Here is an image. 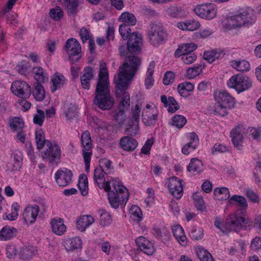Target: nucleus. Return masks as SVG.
I'll list each match as a JSON object with an SVG mask.
<instances>
[{
  "label": "nucleus",
  "mask_w": 261,
  "mask_h": 261,
  "mask_svg": "<svg viewBox=\"0 0 261 261\" xmlns=\"http://www.w3.org/2000/svg\"><path fill=\"white\" fill-rule=\"evenodd\" d=\"M215 198L220 200H226L230 197L229 190L225 187L217 188L214 190Z\"/></svg>",
  "instance_id": "37"
},
{
  "label": "nucleus",
  "mask_w": 261,
  "mask_h": 261,
  "mask_svg": "<svg viewBox=\"0 0 261 261\" xmlns=\"http://www.w3.org/2000/svg\"><path fill=\"white\" fill-rule=\"evenodd\" d=\"M32 73L34 79L39 83H43L46 79H47L48 75L42 67H35L33 68Z\"/></svg>",
  "instance_id": "34"
},
{
  "label": "nucleus",
  "mask_w": 261,
  "mask_h": 261,
  "mask_svg": "<svg viewBox=\"0 0 261 261\" xmlns=\"http://www.w3.org/2000/svg\"><path fill=\"white\" fill-rule=\"evenodd\" d=\"M94 77L93 69L90 67L84 68L82 75L81 77V82L82 87L89 90L90 87V82Z\"/></svg>",
  "instance_id": "23"
},
{
  "label": "nucleus",
  "mask_w": 261,
  "mask_h": 261,
  "mask_svg": "<svg viewBox=\"0 0 261 261\" xmlns=\"http://www.w3.org/2000/svg\"><path fill=\"white\" fill-rule=\"evenodd\" d=\"M36 252L37 249L34 246H24L20 250L19 256L21 259L28 261L32 258Z\"/></svg>",
  "instance_id": "29"
},
{
  "label": "nucleus",
  "mask_w": 261,
  "mask_h": 261,
  "mask_svg": "<svg viewBox=\"0 0 261 261\" xmlns=\"http://www.w3.org/2000/svg\"><path fill=\"white\" fill-rule=\"evenodd\" d=\"M230 65L237 71L241 72H248L250 69V65L246 60H233L230 61Z\"/></svg>",
  "instance_id": "28"
},
{
  "label": "nucleus",
  "mask_w": 261,
  "mask_h": 261,
  "mask_svg": "<svg viewBox=\"0 0 261 261\" xmlns=\"http://www.w3.org/2000/svg\"><path fill=\"white\" fill-rule=\"evenodd\" d=\"M194 89V85L191 82H185L178 85V93L181 96H186L188 92L192 91Z\"/></svg>",
  "instance_id": "41"
},
{
  "label": "nucleus",
  "mask_w": 261,
  "mask_h": 261,
  "mask_svg": "<svg viewBox=\"0 0 261 261\" xmlns=\"http://www.w3.org/2000/svg\"><path fill=\"white\" fill-rule=\"evenodd\" d=\"M40 208L36 204L28 205L23 213V218L25 223L28 224L34 223L36 220Z\"/></svg>",
  "instance_id": "17"
},
{
  "label": "nucleus",
  "mask_w": 261,
  "mask_h": 261,
  "mask_svg": "<svg viewBox=\"0 0 261 261\" xmlns=\"http://www.w3.org/2000/svg\"><path fill=\"white\" fill-rule=\"evenodd\" d=\"M227 84L228 87L240 93L250 88L252 82L248 76L238 74L232 75L227 81Z\"/></svg>",
  "instance_id": "6"
},
{
  "label": "nucleus",
  "mask_w": 261,
  "mask_h": 261,
  "mask_svg": "<svg viewBox=\"0 0 261 261\" xmlns=\"http://www.w3.org/2000/svg\"><path fill=\"white\" fill-rule=\"evenodd\" d=\"M215 226L223 232L228 231H239L242 229H250L251 222L244 213L238 211L229 215L224 224L220 220H216Z\"/></svg>",
  "instance_id": "4"
},
{
  "label": "nucleus",
  "mask_w": 261,
  "mask_h": 261,
  "mask_svg": "<svg viewBox=\"0 0 261 261\" xmlns=\"http://www.w3.org/2000/svg\"><path fill=\"white\" fill-rule=\"evenodd\" d=\"M186 118L181 115H175L171 118L170 124L178 129L182 128L186 124Z\"/></svg>",
  "instance_id": "35"
},
{
  "label": "nucleus",
  "mask_w": 261,
  "mask_h": 261,
  "mask_svg": "<svg viewBox=\"0 0 261 261\" xmlns=\"http://www.w3.org/2000/svg\"><path fill=\"white\" fill-rule=\"evenodd\" d=\"M147 197L145 200L147 206H151L154 203V191L152 188H148L146 191Z\"/></svg>",
  "instance_id": "63"
},
{
  "label": "nucleus",
  "mask_w": 261,
  "mask_h": 261,
  "mask_svg": "<svg viewBox=\"0 0 261 261\" xmlns=\"http://www.w3.org/2000/svg\"><path fill=\"white\" fill-rule=\"evenodd\" d=\"M197 45L194 43H189L181 44L175 51L174 56L175 58H179L182 54H190V53H194L197 48Z\"/></svg>",
  "instance_id": "27"
},
{
  "label": "nucleus",
  "mask_w": 261,
  "mask_h": 261,
  "mask_svg": "<svg viewBox=\"0 0 261 261\" xmlns=\"http://www.w3.org/2000/svg\"><path fill=\"white\" fill-rule=\"evenodd\" d=\"M172 230L174 237L179 244L186 246L188 241L182 227L180 225H176L172 227Z\"/></svg>",
  "instance_id": "24"
},
{
  "label": "nucleus",
  "mask_w": 261,
  "mask_h": 261,
  "mask_svg": "<svg viewBox=\"0 0 261 261\" xmlns=\"http://www.w3.org/2000/svg\"><path fill=\"white\" fill-rule=\"evenodd\" d=\"M122 149L127 151L134 150L138 146V142L134 138L128 136L122 137L119 141Z\"/></svg>",
  "instance_id": "25"
},
{
  "label": "nucleus",
  "mask_w": 261,
  "mask_h": 261,
  "mask_svg": "<svg viewBox=\"0 0 261 261\" xmlns=\"http://www.w3.org/2000/svg\"><path fill=\"white\" fill-rule=\"evenodd\" d=\"M99 168L102 169L104 173L109 174L113 169L112 162L107 159H101L99 161Z\"/></svg>",
  "instance_id": "50"
},
{
  "label": "nucleus",
  "mask_w": 261,
  "mask_h": 261,
  "mask_svg": "<svg viewBox=\"0 0 261 261\" xmlns=\"http://www.w3.org/2000/svg\"><path fill=\"white\" fill-rule=\"evenodd\" d=\"M148 37L151 44L154 46H158L166 37V33L162 27H152L148 33Z\"/></svg>",
  "instance_id": "13"
},
{
  "label": "nucleus",
  "mask_w": 261,
  "mask_h": 261,
  "mask_svg": "<svg viewBox=\"0 0 261 261\" xmlns=\"http://www.w3.org/2000/svg\"><path fill=\"white\" fill-rule=\"evenodd\" d=\"M50 16L55 20H59L63 16L62 10L59 7H57L55 8L52 9L50 10Z\"/></svg>",
  "instance_id": "56"
},
{
  "label": "nucleus",
  "mask_w": 261,
  "mask_h": 261,
  "mask_svg": "<svg viewBox=\"0 0 261 261\" xmlns=\"http://www.w3.org/2000/svg\"><path fill=\"white\" fill-rule=\"evenodd\" d=\"M103 172L101 168H96L94 172V179L100 189L109 192L108 199L111 206L117 208L119 205H124L129 198L127 189L118 178H112L105 182Z\"/></svg>",
  "instance_id": "2"
},
{
  "label": "nucleus",
  "mask_w": 261,
  "mask_h": 261,
  "mask_svg": "<svg viewBox=\"0 0 261 261\" xmlns=\"http://www.w3.org/2000/svg\"><path fill=\"white\" fill-rule=\"evenodd\" d=\"M140 63V60L138 57L129 56L119 67L118 74L114 77L116 96L119 101L121 111H124L129 107L130 96L126 90L131 84Z\"/></svg>",
  "instance_id": "1"
},
{
  "label": "nucleus",
  "mask_w": 261,
  "mask_h": 261,
  "mask_svg": "<svg viewBox=\"0 0 261 261\" xmlns=\"http://www.w3.org/2000/svg\"><path fill=\"white\" fill-rule=\"evenodd\" d=\"M202 66L198 65L189 68L186 71V76L189 79H192L199 75L202 71Z\"/></svg>",
  "instance_id": "45"
},
{
  "label": "nucleus",
  "mask_w": 261,
  "mask_h": 261,
  "mask_svg": "<svg viewBox=\"0 0 261 261\" xmlns=\"http://www.w3.org/2000/svg\"><path fill=\"white\" fill-rule=\"evenodd\" d=\"M10 126L13 130H17L24 127V123L20 117H14L10 120Z\"/></svg>",
  "instance_id": "49"
},
{
  "label": "nucleus",
  "mask_w": 261,
  "mask_h": 261,
  "mask_svg": "<svg viewBox=\"0 0 261 261\" xmlns=\"http://www.w3.org/2000/svg\"><path fill=\"white\" fill-rule=\"evenodd\" d=\"M119 31L122 38L124 40H126L127 39L129 35H130L131 30L128 25L123 23L120 25Z\"/></svg>",
  "instance_id": "57"
},
{
  "label": "nucleus",
  "mask_w": 261,
  "mask_h": 261,
  "mask_svg": "<svg viewBox=\"0 0 261 261\" xmlns=\"http://www.w3.org/2000/svg\"><path fill=\"white\" fill-rule=\"evenodd\" d=\"M158 110L154 104H147L142 112V121L147 126H152L155 123L158 117Z\"/></svg>",
  "instance_id": "11"
},
{
  "label": "nucleus",
  "mask_w": 261,
  "mask_h": 261,
  "mask_svg": "<svg viewBox=\"0 0 261 261\" xmlns=\"http://www.w3.org/2000/svg\"><path fill=\"white\" fill-rule=\"evenodd\" d=\"M193 199L195 206L198 210H202L205 207L204 201L200 193L195 192L193 194Z\"/></svg>",
  "instance_id": "53"
},
{
  "label": "nucleus",
  "mask_w": 261,
  "mask_h": 261,
  "mask_svg": "<svg viewBox=\"0 0 261 261\" xmlns=\"http://www.w3.org/2000/svg\"><path fill=\"white\" fill-rule=\"evenodd\" d=\"M222 55L220 52L216 50L207 51L204 53L203 58L209 63H212L216 60L219 59Z\"/></svg>",
  "instance_id": "47"
},
{
  "label": "nucleus",
  "mask_w": 261,
  "mask_h": 261,
  "mask_svg": "<svg viewBox=\"0 0 261 261\" xmlns=\"http://www.w3.org/2000/svg\"><path fill=\"white\" fill-rule=\"evenodd\" d=\"M50 225L52 231L59 236L62 235L66 230V227L64 223L63 220L60 218L56 217L51 220Z\"/></svg>",
  "instance_id": "26"
},
{
  "label": "nucleus",
  "mask_w": 261,
  "mask_h": 261,
  "mask_svg": "<svg viewBox=\"0 0 261 261\" xmlns=\"http://www.w3.org/2000/svg\"><path fill=\"white\" fill-rule=\"evenodd\" d=\"M72 173L67 168H61L58 170L55 175L57 184L60 187H65L70 184L72 180Z\"/></svg>",
  "instance_id": "15"
},
{
  "label": "nucleus",
  "mask_w": 261,
  "mask_h": 261,
  "mask_svg": "<svg viewBox=\"0 0 261 261\" xmlns=\"http://www.w3.org/2000/svg\"><path fill=\"white\" fill-rule=\"evenodd\" d=\"M129 214L130 218L135 221H139L142 219V213L141 208L136 205H133L129 210Z\"/></svg>",
  "instance_id": "48"
},
{
  "label": "nucleus",
  "mask_w": 261,
  "mask_h": 261,
  "mask_svg": "<svg viewBox=\"0 0 261 261\" xmlns=\"http://www.w3.org/2000/svg\"><path fill=\"white\" fill-rule=\"evenodd\" d=\"M94 222V219L91 215L80 216L76 220V227L79 230L84 232Z\"/></svg>",
  "instance_id": "22"
},
{
  "label": "nucleus",
  "mask_w": 261,
  "mask_h": 261,
  "mask_svg": "<svg viewBox=\"0 0 261 261\" xmlns=\"http://www.w3.org/2000/svg\"><path fill=\"white\" fill-rule=\"evenodd\" d=\"M195 14L199 17L211 20L216 16L217 8L216 6L212 3H206L196 6L194 9Z\"/></svg>",
  "instance_id": "9"
},
{
  "label": "nucleus",
  "mask_w": 261,
  "mask_h": 261,
  "mask_svg": "<svg viewBox=\"0 0 261 261\" xmlns=\"http://www.w3.org/2000/svg\"><path fill=\"white\" fill-rule=\"evenodd\" d=\"M189 235L192 240L198 241L203 238L204 231L200 226H193L190 230Z\"/></svg>",
  "instance_id": "40"
},
{
  "label": "nucleus",
  "mask_w": 261,
  "mask_h": 261,
  "mask_svg": "<svg viewBox=\"0 0 261 261\" xmlns=\"http://www.w3.org/2000/svg\"><path fill=\"white\" fill-rule=\"evenodd\" d=\"M155 66L154 61H151L147 68L146 72V76L145 79V85L146 89L151 88L154 84V79L153 77V74L154 72V68Z\"/></svg>",
  "instance_id": "32"
},
{
  "label": "nucleus",
  "mask_w": 261,
  "mask_h": 261,
  "mask_svg": "<svg viewBox=\"0 0 261 261\" xmlns=\"http://www.w3.org/2000/svg\"><path fill=\"white\" fill-rule=\"evenodd\" d=\"M174 73L171 71H167L164 74L163 79V84L165 85H168L174 82Z\"/></svg>",
  "instance_id": "64"
},
{
  "label": "nucleus",
  "mask_w": 261,
  "mask_h": 261,
  "mask_svg": "<svg viewBox=\"0 0 261 261\" xmlns=\"http://www.w3.org/2000/svg\"><path fill=\"white\" fill-rule=\"evenodd\" d=\"M61 153L60 148L56 143L47 141L41 152V156L44 161L53 164L60 159Z\"/></svg>",
  "instance_id": "7"
},
{
  "label": "nucleus",
  "mask_w": 261,
  "mask_h": 261,
  "mask_svg": "<svg viewBox=\"0 0 261 261\" xmlns=\"http://www.w3.org/2000/svg\"><path fill=\"white\" fill-rule=\"evenodd\" d=\"M228 150V147L222 144L216 143L212 148V152L213 154H217L218 153H223Z\"/></svg>",
  "instance_id": "59"
},
{
  "label": "nucleus",
  "mask_w": 261,
  "mask_h": 261,
  "mask_svg": "<svg viewBox=\"0 0 261 261\" xmlns=\"http://www.w3.org/2000/svg\"><path fill=\"white\" fill-rule=\"evenodd\" d=\"M64 52L70 60H78L81 58V47L79 41L74 38L68 39L65 43Z\"/></svg>",
  "instance_id": "10"
},
{
  "label": "nucleus",
  "mask_w": 261,
  "mask_h": 261,
  "mask_svg": "<svg viewBox=\"0 0 261 261\" xmlns=\"http://www.w3.org/2000/svg\"><path fill=\"white\" fill-rule=\"evenodd\" d=\"M245 244L244 241L240 240L236 244H233L229 248L227 249L228 252L230 255H233L237 253L239 250H243L245 247Z\"/></svg>",
  "instance_id": "51"
},
{
  "label": "nucleus",
  "mask_w": 261,
  "mask_h": 261,
  "mask_svg": "<svg viewBox=\"0 0 261 261\" xmlns=\"http://www.w3.org/2000/svg\"><path fill=\"white\" fill-rule=\"evenodd\" d=\"M82 245V241L79 237H76L67 239L65 241V247L67 251H73L81 249Z\"/></svg>",
  "instance_id": "30"
},
{
  "label": "nucleus",
  "mask_w": 261,
  "mask_h": 261,
  "mask_svg": "<svg viewBox=\"0 0 261 261\" xmlns=\"http://www.w3.org/2000/svg\"><path fill=\"white\" fill-rule=\"evenodd\" d=\"M112 221V218L110 214L107 212H102L100 217V224L103 226L109 225Z\"/></svg>",
  "instance_id": "58"
},
{
  "label": "nucleus",
  "mask_w": 261,
  "mask_h": 261,
  "mask_svg": "<svg viewBox=\"0 0 261 261\" xmlns=\"http://www.w3.org/2000/svg\"><path fill=\"white\" fill-rule=\"evenodd\" d=\"M44 119V113L41 110H38L37 113L34 115L33 122L40 126L43 124Z\"/></svg>",
  "instance_id": "61"
},
{
  "label": "nucleus",
  "mask_w": 261,
  "mask_h": 261,
  "mask_svg": "<svg viewBox=\"0 0 261 261\" xmlns=\"http://www.w3.org/2000/svg\"><path fill=\"white\" fill-rule=\"evenodd\" d=\"M244 22L239 12L227 17L225 22V27L228 30L239 29L245 25Z\"/></svg>",
  "instance_id": "18"
},
{
  "label": "nucleus",
  "mask_w": 261,
  "mask_h": 261,
  "mask_svg": "<svg viewBox=\"0 0 261 261\" xmlns=\"http://www.w3.org/2000/svg\"><path fill=\"white\" fill-rule=\"evenodd\" d=\"M168 111L171 113H174L179 109V106L176 100L172 97L170 96L168 98Z\"/></svg>",
  "instance_id": "62"
},
{
  "label": "nucleus",
  "mask_w": 261,
  "mask_h": 261,
  "mask_svg": "<svg viewBox=\"0 0 261 261\" xmlns=\"http://www.w3.org/2000/svg\"><path fill=\"white\" fill-rule=\"evenodd\" d=\"M12 92L18 97L22 98H27L31 93V88L30 85L25 82L16 81L11 85Z\"/></svg>",
  "instance_id": "12"
},
{
  "label": "nucleus",
  "mask_w": 261,
  "mask_h": 261,
  "mask_svg": "<svg viewBox=\"0 0 261 261\" xmlns=\"http://www.w3.org/2000/svg\"><path fill=\"white\" fill-rule=\"evenodd\" d=\"M136 243L140 250L147 255H151L154 253L155 249L153 244L145 237H138L136 240Z\"/></svg>",
  "instance_id": "20"
},
{
  "label": "nucleus",
  "mask_w": 261,
  "mask_h": 261,
  "mask_svg": "<svg viewBox=\"0 0 261 261\" xmlns=\"http://www.w3.org/2000/svg\"><path fill=\"white\" fill-rule=\"evenodd\" d=\"M126 130L130 135L136 136L139 130V121L134 120L132 124H129V127L127 128Z\"/></svg>",
  "instance_id": "60"
},
{
  "label": "nucleus",
  "mask_w": 261,
  "mask_h": 261,
  "mask_svg": "<svg viewBox=\"0 0 261 261\" xmlns=\"http://www.w3.org/2000/svg\"><path fill=\"white\" fill-rule=\"evenodd\" d=\"M16 232L17 230L14 227L6 226L0 230V240H9L16 234Z\"/></svg>",
  "instance_id": "31"
},
{
  "label": "nucleus",
  "mask_w": 261,
  "mask_h": 261,
  "mask_svg": "<svg viewBox=\"0 0 261 261\" xmlns=\"http://www.w3.org/2000/svg\"><path fill=\"white\" fill-rule=\"evenodd\" d=\"M94 103L102 110H110L114 103V99L110 94L109 74L106 64L101 62L99 66Z\"/></svg>",
  "instance_id": "3"
},
{
  "label": "nucleus",
  "mask_w": 261,
  "mask_h": 261,
  "mask_svg": "<svg viewBox=\"0 0 261 261\" xmlns=\"http://www.w3.org/2000/svg\"><path fill=\"white\" fill-rule=\"evenodd\" d=\"M119 19L123 23L127 24L128 25H135L136 23L137 20L135 15L127 12L123 13L120 16Z\"/></svg>",
  "instance_id": "42"
},
{
  "label": "nucleus",
  "mask_w": 261,
  "mask_h": 261,
  "mask_svg": "<svg viewBox=\"0 0 261 261\" xmlns=\"http://www.w3.org/2000/svg\"><path fill=\"white\" fill-rule=\"evenodd\" d=\"M78 187L82 195L86 196L88 193V182L87 176L82 174L79 179Z\"/></svg>",
  "instance_id": "39"
},
{
  "label": "nucleus",
  "mask_w": 261,
  "mask_h": 261,
  "mask_svg": "<svg viewBox=\"0 0 261 261\" xmlns=\"http://www.w3.org/2000/svg\"><path fill=\"white\" fill-rule=\"evenodd\" d=\"M168 188L170 193L176 199L181 197L183 187L181 181L177 177H172L168 180Z\"/></svg>",
  "instance_id": "16"
},
{
  "label": "nucleus",
  "mask_w": 261,
  "mask_h": 261,
  "mask_svg": "<svg viewBox=\"0 0 261 261\" xmlns=\"http://www.w3.org/2000/svg\"><path fill=\"white\" fill-rule=\"evenodd\" d=\"M245 129L242 125L235 126L230 132L231 141L234 146L240 149L243 140Z\"/></svg>",
  "instance_id": "19"
},
{
  "label": "nucleus",
  "mask_w": 261,
  "mask_h": 261,
  "mask_svg": "<svg viewBox=\"0 0 261 261\" xmlns=\"http://www.w3.org/2000/svg\"><path fill=\"white\" fill-rule=\"evenodd\" d=\"M191 139L193 141V143L191 145L187 143L182 148L181 151L184 154H189L192 151L194 150L197 147V140L196 137H193V139L192 138Z\"/></svg>",
  "instance_id": "54"
},
{
  "label": "nucleus",
  "mask_w": 261,
  "mask_h": 261,
  "mask_svg": "<svg viewBox=\"0 0 261 261\" xmlns=\"http://www.w3.org/2000/svg\"><path fill=\"white\" fill-rule=\"evenodd\" d=\"M189 172L196 174L200 172L203 170V165L200 160L197 159H193L188 166Z\"/></svg>",
  "instance_id": "36"
},
{
  "label": "nucleus",
  "mask_w": 261,
  "mask_h": 261,
  "mask_svg": "<svg viewBox=\"0 0 261 261\" xmlns=\"http://www.w3.org/2000/svg\"><path fill=\"white\" fill-rule=\"evenodd\" d=\"M196 251L201 261H214L212 255L205 249L197 247L196 249Z\"/></svg>",
  "instance_id": "46"
},
{
  "label": "nucleus",
  "mask_w": 261,
  "mask_h": 261,
  "mask_svg": "<svg viewBox=\"0 0 261 261\" xmlns=\"http://www.w3.org/2000/svg\"><path fill=\"white\" fill-rule=\"evenodd\" d=\"M63 3L69 14L73 15L76 14L79 6V0H63Z\"/></svg>",
  "instance_id": "38"
},
{
  "label": "nucleus",
  "mask_w": 261,
  "mask_h": 261,
  "mask_svg": "<svg viewBox=\"0 0 261 261\" xmlns=\"http://www.w3.org/2000/svg\"><path fill=\"white\" fill-rule=\"evenodd\" d=\"M33 94L36 100L40 101L43 100L45 97V90L41 84L37 83L35 84Z\"/></svg>",
  "instance_id": "44"
},
{
  "label": "nucleus",
  "mask_w": 261,
  "mask_h": 261,
  "mask_svg": "<svg viewBox=\"0 0 261 261\" xmlns=\"http://www.w3.org/2000/svg\"><path fill=\"white\" fill-rule=\"evenodd\" d=\"M181 61L187 65L194 63L197 59V57L195 53H190V54H184L180 56Z\"/></svg>",
  "instance_id": "55"
},
{
  "label": "nucleus",
  "mask_w": 261,
  "mask_h": 261,
  "mask_svg": "<svg viewBox=\"0 0 261 261\" xmlns=\"http://www.w3.org/2000/svg\"><path fill=\"white\" fill-rule=\"evenodd\" d=\"M35 140L37 148L39 149L42 148L44 146H45L46 142L47 141L45 139L44 132L40 128H38L36 130Z\"/></svg>",
  "instance_id": "43"
},
{
  "label": "nucleus",
  "mask_w": 261,
  "mask_h": 261,
  "mask_svg": "<svg viewBox=\"0 0 261 261\" xmlns=\"http://www.w3.org/2000/svg\"><path fill=\"white\" fill-rule=\"evenodd\" d=\"M239 12L243 19V21H245V25H251L255 21L256 16L253 9L250 7H246L240 9Z\"/></svg>",
  "instance_id": "21"
},
{
  "label": "nucleus",
  "mask_w": 261,
  "mask_h": 261,
  "mask_svg": "<svg viewBox=\"0 0 261 261\" xmlns=\"http://www.w3.org/2000/svg\"><path fill=\"white\" fill-rule=\"evenodd\" d=\"M53 85L50 87L51 91L53 93L57 89L60 88L66 83L64 76L59 73L54 74L51 77Z\"/></svg>",
  "instance_id": "33"
},
{
  "label": "nucleus",
  "mask_w": 261,
  "mask_h": 261,
  "mask_svg": "<svg viewBox=\"0 0 261 261\" xmlns=\"http://www.w3.org/2000/svg\"><path fill=\"white\" fill-rule=\"evenodd\" d=\"M213 96L215 102L214 110L215 114L224 116L227 114L228 109L234 107V98L225 90H215Z\"/></svg>",
  "instance_id": "5"
},
{
  "label": "nucleus",
  "mask_w": 261,
  "mask_h": 261,
  "mask_svg": "<svg viewBox=\"0 0 261 261\" xmlns=\"http://www.w3.org/2000/svg\"><path fill=\"white\" fill-rule=\"evenodd\" d=\"M81 142L83 146V155L85 163V169L88 171L90 169L91 156L92 155V141L88 131H85L81 135Z\"/></svg>",
  "instance_id": "8"
},
{
  "label": "nucleus",
  "mask_w": 261,
  "mask_h": 261,
  "mask_svg": "<svg viewBox=\"0 0 261 261\" xmlns=\"http://www.w3.org/2000/svg\"><path fill=\"white\" fill-rule=\"evenodd\" d=\"M229 201H234L236 204L243 209H246L248 204L245 197L241 195H234L229 199Z\"/></svg>",
  "instance_id": "52"
},
{
  "label": "nucleus",
  "mask_w": 261,
  "mask_h": 261,
  "mask_svg": "<svg viewBox=\"0 0 261 261\" xmlns=\"http://www.w3.org/2000/svg\"><path fill=\"white\" fill-rule=\"evenodd\" d=\"M142 36L138 33H133L129 36L127 41V51L132 54L140 52L142 45Z\"/></svg>",
  "instance_id": "14"
}]
</instances>
